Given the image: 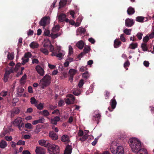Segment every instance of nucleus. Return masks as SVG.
<instances>
[{
	"instance_id": "1",
	"label": "nucleus",
	"mask_w": 154,
	"mask_h": 154,
	"mask_svg": "<svg viewBox=\"0 0 154 154\" xmlns=\"http://www.w3.org/2000/svg\"><path fill=\"white\" fill-rule=\"evenodd\" d=\"M128 143L133 152L136 153L141 149V142L136 138L130 139Z\"/></svg>"
},
{
	"instance_id": "2",
	"label": "nucleus",
	"mask_w": 154,
	"mask_h": 154,
	"mask_svg": "<svg viewBox=\"0 0 154 154\" xmlns=\"http://www.w3.org/2000/svg\"><path fill=\"white\" fill-rule=\"evenodd\" d=\"M115 141H112L110 144V149L113 154H124V149L122 146H119Z\"/></svg>"
},
{
	"instance_id": "3",
	"label": "nucleus",
	"mask_w": 154,
	"mask_h": 154,
	"mask_svg": "<svg viewBox=\"0 0 154 154\" xmlns=\"http://www.w3.org/2000/svg\"><path fill=\"white\" fill-rule=\"evenodd\" d=\"M51 77L48 75H45L40 81L39 85L41 86V88H44L48 86L51 83Z\"/></svg>"
},
{
	"instance_id": "4",
	"label": "nucleus",
	"mask_w": 154,
	"mask_h": 154,
	"mask_svg": "<svg viewBox=\"0 0 154 154\" xmlns=\"http://www.w3.org/2000/svg\"><path fill=\"white\" fill-rule=\"evenodd\" d=\"M48 150L51 154H59L60 152L59 147L56 145L50 146L48 148Z\"/></svg>"
},
{
	"instance_id": "5",
	"label": "nucleus",
	"mask_w": 154,
	"mask_h": 154,
	"mask_svg": "<svg viewBox=\"0 0 154 154\" xmlns=\"http://www.w3.org/2000/svg\"><path fill=\"white\" fill-rule=\"evenodd\" d=\"M32 54L30 52H27L25 53L23 57L22 58V64L25 65L29 61V58H30L32 56Z\"/></svg>"
},
{
	"instance_id": "6",
	"label": "nucleus",
	"mask_w": 154,
	"mask_h": 154,
	"mask_svg": "<svg viewBox=\"0 0 154 154\" xmlns=\"http://www.w3.org/2000/svg\"><path fill=\"white\" fill-rule=\"evenodd\" d=\"M48 17H44L39 22L40 26L45 27L48 23H49V22L48 20Z\"/></svg>"
},
{
	"instance_id": "7",
	"label": "nucleus",
	"mask_w": 154,
	"mask_h": 154,
	"mask_svg": "<svg viewBox=\"0 0 154 154\" xmlns=\"http://www.w3.org/2000/svg\"><path fill=\"white\" fill-rule=\"evenodd\" d=\"M38 143L40 145L46 147H49L51 146V144L47 140H41L38 141Z\"/></svg>"
},
{
	"instance_id": "8",
	"label": "nucleus",
	"mask_w": 154,
	"mask_h": 154,
	"mask_svg": "<svg viewBox=\"0 0 154 154\" xmlns=\"http://www.w3.org/2000/svg\"><path fill=\"white\" fill-rule=\"evenodd\" d=\"M35 69L40 75L43 76L44 75L45 71L44 69L40 66L39 65L36 66L35 67Z\"/></svg>"
},
{
	"instance_id": "9",
	"label": "nucleus",
	"mask_w": 154,
	"mask_h": 154,
	"mask_svg": "<svg viewBox=\"0 0 154 154\" xmlns=\"http://www.w3.org/2000/svg\"><path fill=\"white\" fill-rule=\"evenodd\" d=\"M115 96L111 100L110 104L111 105L112 108L110 107L108 108L110 112L112 111V109H114L115 108L117 104V102L115 99Z\"/></svg>"
},
{
	"instance_id": "10",
	"label": "nucleus",
	"mask_w": 154,
	"mask_h": 154,
	"mask_svg": "<svg viewBox=\"0 0 154 154\" xmlns=\"http://www.w3.org/2000/svg\"><path fill=\"white\" fill-rule=\"evenodd\" d=\"M69 98H67L66 101V103L68 104L73 103L75 100V97L72 94H69Z\"/></svg>"
},
{
	"instance_id": "11",
	"label": "nucleus",
	"mask_w": 154,
	"mask_h": 154,
	"mask_svg": "<svg viewBox=\"0 0 154 154\" xmlns=\"http://www.w3.org/2000/svg\"><path fill=\"white\" fill-rule=\"evenodd\" d=\"M35 152L36 154H45V149L42 147L37 146Z\"/></svg>"
},
{
	"instance_id": "12",
	"label": "nucleus",
	"mask_w": 154,
	"mask_h": 154,
	"mask_svg": "<svg viewBox=\"0 0 154 154\" xmlns=\"http://www.w3.org/2000/svg\"><path fill=\"white\" fill-rule=\"evenodd\" d=\"M22 119L21 117H17L15 119L13 122V124L14 126H17L19 124L22 122Z\"/></svg>"
},
{
	"instance_id": "13",
	"label": "nucleus",
	"mask_w": 154,
	"mask_h": 154,
	"mask_svg": "<svg viewBox=\"0 0 154 154\" xmlns=\"http://www.w3.org/2000/svg\"><path fill=\"white\" fill-rule=\"evenodd\" d=\"M133 20L131 19H127L125 20V25L127 27H131L134 24Z\"/></svg>"
},
{
	"instance_id": "14",
	"label": "nucleus",
	"mask_w": 154,
	"mask_h": 154,
	"mask_svg": "<svg viewBox=\"0 0 154 154\" xmlns=\"http://www.w3.org/2000/svg\"><path fill=\"white\" fill-rule=\"evenodd\" d=\"M20 110L18 107H14L11 111V116L14 117V114H18L20 112Z\"/></svg>"
},
{
	"instance_id": "15",
	"label": "nucleus",
	"mask_w": 154,
	"mask_h": 154,
	"mask_svg": "<svg viewBox=\"0 0 154 154\" xmlns=\"http://www.w3.org/2000/svg\"><path fill=\"white\" fill-rule=\"evenodd\" d=\"M76 32L77 35H81L82 34H85L86 32V29L84 28L79 27L77 29Z\"/></svg>"
},
{
	"instance_id": "16",
	"label": "nucleus",
	"mask_w": 154,
	"mask_h": 154,
	"mask_svg": "<svg viewBox=\"0 0 154 154\" xmlns=\"http://www.w3.org/2000/svg\"><path fill=\"white\" fill-rule=\"evenodd\" d=\"M72 150V146L69 145H67L66 147L64 154H71Z\"/></svg>"
},
{
	"instance_id": "17",
	"label": "nucleus",
	"mask_w": 154,
	"mask_h": 154,
	"mask_svg": "<svg viewBox=\"0 0 154 154\" xmlns=\"http://www.w3.org/2000/svg\"><path fill=\"white\" fill-rule=\"evenodd\" d=\"M67 2V0H60L59 3L58 9H60L65 7Z\"/></svg>"
},
{
	"instance_id": "18",
	"label": "nucleus",
	"mask_w": 154,
	"mask_h": 154,
	"mask_svg": "<svg viewBox=\"0 0 154 154\" xmlns=\"http://www.w3.org/2000/svg\"><path fill=\"white\" fill-rule=\"evenodd\" d=\"M85 43L82 40H80L76 43V45L80 49H82L83 48Z\"/></svg>"
},
{
	"instance_id": "19",
	"label": "nucleus",
	"mask_w": 154,
	"mask_h": 154,
	"mask_svg": "<svg viewBox=\"0 0 154 154\" xmlns=\"http://www.w3.org/2000/svg\"><path fill=\"white\" fill-rule=\"evenodd\" d=\"M122 42L119 40L118 39H115L114 41V46L115 48H117L120 47L121 44Z\"/></svg>"
},
{
	"instance_id": "20",
	"label": "nucleus",
	"mask_w": 154,
	"mask_h": 154,
	"mask_svg": "<svg viewBox=\"0 0 154 154\" xmlns=\"http://www.w3.org/2000/svg\"><path fill=\"white\" fill-rule=\"evenodd\" d=\"M61 140L63 142H67L68 143L69 142V137L67 135H63L61 137Z\"/></svg>"
},
{
	"instance_id": "21",
	"label": "nucleus",
	"mask_w": 154,
	"mask_h": 154,
	"mask_svg": "<svg viewBox=\"0 0 154 154\" xmlns=\"http://www.w3.org/2000/svg\"><path fill=\"white\" fill-rule=\"evenodd\" d=\"M49 136L53 140H56L58 139V137L57 134L54 133L52 131L49 133Z\"/></svg>"
},
{
	"instance_id": "22",
	"label": "nucleus",
	"mask_w": 154,
	"mask_h": 154,
	"mask_svg": "<svg viewBox=\"0 0 154 154\" xmlns=\"http://www.w3.org/2000/svg\"><path fill=\"white\" fill-rule=\"evenodd\" d=\"M66 17V15L65 14H61L58 16V19L60 22H63L64 21Z\"/></svg>"
},
{
	"instance_id": "23",
	"label": "nucleus",
	"mask_w": 154,
	"mask_h": 154,
	"mask_svg": "<svg viewBox=\"0 0 154 154\" xmlns=\"http://www.w3.org/2000/svg\"><path fill=\"white\" fill-rule=\"evenodd\" d=\"M101 115L100 113L95 114L93 116V119H94L97 121V124H98L99 122L100 119H101Z\"/></svg>"
},
{
	"instance_id": "24",
	"label": "nucleus",
	"mask_w": 154,
	"mask_h": 154,
	"mask_svg": "<svg viewBox=\"0 0 154 154\" xmlns=\"http://www.w3.org/2000/svg\"><path fill=\"white\" fill-rule=\"evenodd\" d=\"M136 154H148L146 149L144 148H142L136 152Z\"/></svg>"
},
{
	"instance_id": "25",
	"label": "nucleus",
	"mask_w": 154,
	"mask_h": 154,
	"mask_svg": "<svg viewBox=\"0 0 154 154\" xmlns=\"http://www.w3.org/2000/svg\"><path fill=\"white\" fill-rule=\"evenodd\" d=\"M38 46V44L35 42H31L29 45L30 47L33 49L37 48Z\"/></svg>"
},
{
	"instance_id": "26",
	"label": "nucleus",
	"mask_w": 154,
	"mask_h": 154,
	"mask_svg": "<svg viewBox=\"0 0 154 154\" xmlns=\"http://www.w3.org/2000/svg\"><path fill=\"white\" fill-rule=\"evenodd\" d=\"M43 127V125H38L36 126L35 129L34 130V132L36 133H38L40 131L41 129Z\"/></svg>"
},
{
	"instance_id": "27",
	"label": "nucleus",
	"mask_w": 154,
	"mask_h": 154,
	"mask_svg": "<svg viewBox=\"0 0 154 154\" xmlns=\"http://www.w3.org/2000/svg\"><path fill=\"white\" fill-rule=\"evenodd\" d=\"M10 131L11 130L9 128V129L8 130L7 128H4L3 131L1 135V137H3L4 136L8 133H9Z\"/></svg>"
},
{
	"instance_id": "28",
	"label": "nucleus",
	"mask_w": 154,
	"mask_h": 154,
	"mask_svg": "<svg viewBox=\"0 0 154 154\" xmlns=\"http://www.w3.org/2000/svg\"><path fill=\"white\" fill-rule=\"evenodd\" d=\"M9 75L10 73L9 71L5 72L4 77V81L5 82H6L8 81Z\"/></svg>"
},
{
	"instance_id": "29",
	"label": "nucleus",
	"mask_w": 154,
	"mask_h": 154,
	"mask_svg": "<svg viewBox=\"0 0 154 154\" xmlns=\"http://www.w3.org/2000/svg\"><path fill=\"white\" fill-rule=\"evenodd\" d=\"M7 146V143L5 141L2 140L0 142V148L4 149Z\"/></svg>"
},
{
	"instance_id": "30",
	"label": "nucleus",
	"mask_w": 154,
	"mask_h": 154,
	"mask_svg": "<svg viewBox=\"0 0 154 154\" xmlns=\"http://www.w3.org/2000/svg\"><path fill=\"white\" fill-rule=\"evenodd\" d=\"M137 46L138 44L137 43H132L130 45L129 48L131 49H134L137 48Z\"/></svg>"
},
{
	"instance_id": "31",
	"label": "nucleus",
	"mask_w": 154,
	"mask_h": 154,
	"mask_svg": "<svg viewBox=\"0 0 154 154\" xmlns=\"http://www.w3.org/2000/svg\"><path fill=\"white\" fill-rule=\"evenodd\" d=\"M144 17L139 16L136 17V21L139 22L143 23L144 22Z\"/></svg>"
},
{
	"instance_id": "32",
	"label": "nucleus",
	"mask_w": 154,
	"mask_h": 154,
	"mask_svg": "<svg viewBox=\"0 0 154 154\" xmlns=\"http://www.w3.org/2000/svg\"><path fill=\"white\" fill-rule=\"evenodd\" d=\"M60 26L57 24L54 26L52 28V32H58L60 29Z\"/></svg>"
},
{
	"instance_id": "33",
	"label": "nucleus",
	"mask_w": 154,
	"mask_h": 154,
	"mask_svg": "<svg viewBox=\"0 0 154 154\" xmlns=\"http://www.w3.org/2000/svg\"><path fill=\"white\" fill-rule=\"evenodd\" d=\"M82 78L85 79H87L90 76V74L88 72H85L83 73L82 75Z\"/></svg>"
},
{
	"instance_id": "34",
	"label": "nucleus",
	"mask_w": 154,
	"mask_h": 154,
	"mask_svg": "<svg viewBox=\"0 0 154 154\" xmlns=\"http://www.w3.org/2000/svg\"><path fill=\"white\" fill-rule=\"evenodd\" d=\"M35 106H36L37 109L39 110H42L43 109L44 106V104H42L40 103L38 104H37L35 105Z\"/></svg>"
},
{
	"instance_id": "35",
	"label": "nucleus",
	"mask_w": 154,
	"mask_h": 154,
	"mask_svg": "<svg viewBox=\"0 0 154 154\" xmlns=\"http://www.w3.org/2000/svg\"><path fill=\"white\" fill-rule=\"evenodd\" d=\"M77 72L76 70L74 69H71L69 70V73L70 75H74Z\"/></svg>"
},
{
	"instance_id": "36",
	"label": "nucleus",
	"mask_w": 154,
	"mask_h": 154,
	"mask_svg": "<svg viewBox=\"0 0 154 154\" xmlns=\"http://www.w3.org/2000/svg\"><path fill=\"white\" fill-rule=\"evenodd\" d=\"M141 47L143 51H148V48L147 46V44L142 43L141 44Z\"/></svg>"
},
{
	"instance_id": "37",
	"label": "nucleus",
	"mask_w": 154,
	"mask_h": 154,
	"mask_svg": "<svg viewBox=\"0 0 154 154\" xmlns=\"http://www.w3.org/2000/svg\"><path fill=\"white\" fill-rule=\"evenodd\" d=\"M30 102L32 104H34L35 106V105L38 103V101L36 100L35 98L32 97L30 99Z\"/></svg>"
},
{
	"instance_id": "38",
	"label": "nucleus",
	"mask_w": 154,
	"mask_h": 154,
	"mask_svg": "<svg viewBox=\"0 0 154 154\" xmlns=\"http://www.w3.org/2000/svg\"><path fill=\"white\" fill-rule=\"evenodd\" d=\"M40 51L45 55H48V51L47 49L45 48H42L40 49Z\"/></svg>"
},
{
	"instance_id": "39",
	"label": "nucleus",
	"mask_w": 154,
	"mask_h": 154,
	"mask_svg": "<svg viewBox=\"0 0 154 154\" xmlns=\"http://www.w3.org/2000/svg\"><path fill=\"white\" fill-rule=\"evenodd\" d=\"M14 57V55L13 53H8V54L7 55V58L8 59L10 60H13Z\"/></svg>"
},
{
	"instance_id": "40",
	"label": "nucleus",
	"mask_w": 154,
	"mask_h": 154,
	"mask_svg": "<svg viewBox=\"0 0 154 154\" xmlns=\"http://www.w3.org/2000/svg\"><path fill=\"white\" fill-rule=\"evenodd\" d=\"M60 34L59 33H57L56 34H54L52 33H51L50 34V36L51 38H52L54 39L57 38L58 37L60 36Z\"/></svg>"
},
{
	"instance_id": "41",
	"label": "nucleus",
	"mask_w": 154,
	"mask_h": 154,
	"mask_svg": "<svg viewBox=\"0 0 154 154\" xmlns=\"http://www.w3.org/2000/svg\"><path fill=\"white\" fill-rule=\"evenodd\" d=\"M90 49V47L88 46L85 45L83 50V52L85 54L88 53Z\"/></svg>"
},
{
	"instance_id": "42",
	"label": "nucleus",
	"mask_w": 154,
	"mask_h": 154,
	"mask_svg": "<svg viewBox=\"0 0 154 154\" xmlns=\"http://www.w3.org/2000/svg\"><path fill=\"white\" fill-rule=\"evenodd\" d=\"M131 30L129 29H126L124 30V32L127 35H129L131 34Z\"/></svg>"
},
{
	"instance_id": "43",
	"label": "nucleus",
	"mask_w": 154,
	"mask_h": 154,
	"mask_svg": "<svg viewBox=\"0 0 154 154\" xmlns=\"http://www.w3.org/2000/svg\"><path fill=\"white\" fill-rule=\"evenodd\" d=\"M88 137L87 134H85L83 137L80 139V140L82 141H84L86 140Z\"/></svg>"
},
{
	"instance_id": "44",
	"label": "nucleus",
	"mask_w": 154,
	"mask_h": 154,
	"mask_svg": "<svg viewBox=\"0 0 154 154\" xmlns=\"http://www.w3.org/2000/svg\"><path fill=\"white\" fill-rule=\"evenodd\" d=\"M125 36V35L124 34H121L120 36L121 40L123 42H126V39Z\"/></svg>"
},
{
	"instance_id": "45",
	"label": "nucleus",
	"mask_w": 154,
	"mask_h": 154,
	"mask_svg": "<svg viewBox=\"0 0 154 154\" xmlns=\"http://www.w3.org/2000/svg\"><path fill=\"white\" fill-rule=\"evenodd\" d=\"M73 49L71 46H69V55L68 56H70L73 53Z\"/></svg>"
},
{
	"instance_id": "46",
	"label": "nucleus",
	"mask_w": 154,
	"mask_h": 154,
	"mask_svg": "<svg viewBox=\"0 0 154 154\" xmlns=\"http://www.w3.org/2000/svg\"><path fill=\"white\" fill-rule=\"evenodd\" d=\"M42 113V115L44 116H47L50 115L49 112L47 110H43Z\"/></svg>"
},
{
	"instance_id": "47",
	"label": "nucleus",
	"mask_w": 154,
	"mask_h": 154,
	"mask_svg": "<svg viewBox=\"0 0 154 154\" xmlns=\"http://www.w3.org/2000/svg\"><path fill=\"white\" fill-rule=\"evenodd\" d=\"M130 64V62L128 60L125 63L124 65V66L125 68L126 69V70H127L128 69V68H126V67H128L129 66Z\"/></svg>"
},
{
	"instance_id": "48",
	"label": "nucleus",
	"mask_w": 154,
	"mask_h": 154,
	"mask_svg": "<svg viewBox=\"0 0 154 154\" xmlns=\"http://www.w3.org/2000/svg\"><path fill=\"white\" fill-rule=\"evenodd\" d=\"M149 40V37L148 35H146L143 38V42L144 43H146L148 42Z\"/></svg>"
},
{
	"instance_id": "49",
	"label": "nucleus",
	"mask_w": 154,
	"mask_h": 154,
	"mask_svg": "<svg viewBox=\"0 0 154 154\" xmlns=\"http://www.w3.org/2000/svg\"><path fill=\"white\" fill-rule=\"evenodd\" d=\"M143 34L142 32H138L136 35L137 37L139 39L141 40L142 38Z\"/></svg>"
},
{
	"instance_id": "50",
	"label": "nucleus",
	"mask_w": 154,
	"mask_h": 154,
	"mask_svg": "<svg viewBox=\"0 0 154 154\" xmlns=\"http://www.w3.org/2000/svg\"><path fill=\"white\" fill-rule=\"evenodd\" d=\"M17 127L20 130H22V128L24 127V124L22 122L21 124H19Z\"/></svg>"
},
{
	"instance_id": "51",
	"label": "nucleus",
	"mask_w": 154,
	"mask_h": 154,
	"mask_svg": "<svg viewBox=\"0 0 154 154\" xmlns=\"http://www.w3.org/2000/svg\"><path fill=\"white\" fill-rule=\"evenodd\" d=\"M50 31L48 30L45 29L44 32V35L45 36H49Z\"/></svg>"
},
{
	"instance_id": "52",
	"label": "nucleus",
	"mask_w": 154,
	"mask_h": 154,
	"mask_svg": "<svg viewBox=\"0 0 154 154\" xmlns=\"http://www.w3.org/2000/svg\"><path fill=\"white\" fill-rule=\"evenodd\" d=\"M25 127L28 129H30L32 128V125L29 123H27L25 125Z\"/></svg>"
},
{
	"instance_id": "53",
	"label": "nucleus",
	"mask_w": 154,
	"mask_h": 154,
	"mask_svg": "<svg viewBox=\"0 0 154 154\" xmlns=\"http://www.w3.org/2000/svg\"><path fill=\"white\" fill-rule=\"evenodd\" d=\"M21 63H18L15 66L14 68L15 71H17L18 69L20 67Z\"/></svg>"
},
{
	"instance_id": "54",
	"label": "nucleus",
	"mask_w": 154,
	"mask_h": 154,
	"mask_svg": "<svg viewBox=\"0 0 154 154\" xmlns=\"http://www.w3.org/2000/svg\"><path fill=\"white\" fill-rule=\"evenodd\" d=\"M25 144V142L24 141H22L21 140H19L17 143V145H24Z\"/></svg>"
},
{
	"instance_id": "55",
	"label": "nucleus",
	"mask_w": 154,
	"mask_h": 154,
	"mask_svg": "<svg viewBox=\"0 0 154 154\" xmlns=\"http://www.w3.org/2000/svg\"><path fill=\"white\" fill-rule=\"evenodd\" d=\"M50 109L51 110H53L55 109L56 108L57 106H53L51 105H49L48 106Z\"/></svg>"
},
{
	"instance_id": "56",
	"label": "nucleus",
	"mask_w": 154,
	"mask_h": 154,
	"mask_svg": "<svg viewBox=\"0 0 154 154\" xmlns=\"http://www.w3.org/2000/svg\"><path fill=\"white\" fill-rule=\"evenodd\" d=\"M84 80L83 79H81L78 84L79 87V88H81L83 85L84 84L83 82Z\"/></svg>"
},
{
	"instance_id": "57",
	"label": "nucleus",
	"mask_w": 154,
	"mask_h": 154,
	"mask_svg": "<svg viewBox=\"0 0 154 154\" xmlns=\"http://www.w3.org/2000/svg\"><path fill=\"white\" fill-rule=\"evenodd\" d=\"M105 92L106 93V94L105 95V96L106 97V99H108L109 97V92H108L107 91H106Z\"/></svg>"
},
{
	"instance_id": "58",
	"label": "nucleus",
	"mask_w": 154,
	"mask_h": 154,
	"mask_svg": "<svg viewBox=\"0 0 154 154\" xmlns=\"http://www.w3.org/2000/svg\"><path fill=\"white\" fill-rule=\"evenodd\" d=\"M85 53L84 52H82L78 56V58H80H80L83 57L85 54Z\"/></svg>"
},
{
	"instance_id": "59",
	"label": "nucleus",
	"mask_w": 154,
	"mask_h": 154,
	"mask_svg": "<svg viewBox=\"0 0 154 154\" xmlns=\"http://www.w3.org/2000/svg\"><path fill=\"white\" fill-rule=\"evenodd\" d=\"M39 63V61L38 59H33L32 60V64H38Z\"/></svg>"
},
{
	"instance_id": "60",
	"label": "nucleus",
	"mask_w": 154,
	"mask_h": 154,
	"mask_svg": "<svg viewBox=\"0 0 154 154\" xmlns=\"http://www.w3.org/2000/svg\"><path fill=\"white\" fill-rule=\"evenodd\" d=\"M63 56V54L62 53H57V57H59L60 58V60H61L62 58V57Z\"/></svg>"
},
{
	"instance_id": "61",
	"label": "nucleus",
	"mask_w": 154,
	"mask_h": 154,
	"mask_svg": "<svg viewBox=\"0 0 154 154\" xmlns=\"http://www.w3.org/2000/svg\"><path fill=\"white\" fill-rule=\"evenodd\" d=\"M87 69L86 67L82 66L80 68L79 70L81 72H84L85 71L87 70Z\"/></svg>"
},
{
	"instance_id": "62",
	"label": "nucleus",
	"mask_w": 154,
	"mask_h": 154,
	"mask_svg": "<svg viewBox=\"0 0 154 154\" xmlns=\"http://www.w3.org/2000/svg\"><path fill=\"white\" fill-rule=\"evenodd\" d=\"M83 134L84 133L83 131L82 130H80L78 133V135L80 137H81L83 136Z\"/></svg>"
},
{
	"instance_id": "63",
	"label": "nucleus",
	"mask_w": 154,
	"mask_h": 154,
	"mask_svg": "<svg viewBox=\"0 0 154 154\" xmlns=\"http://www.w3.org/2000/svg\"><path fill=\"white\" fill-rule=\"evenodd\" d=\"M149 37L150 38H154V28L153 29V31L149 35Z\"/></svg>"
},
{
	"instance_id": "64",
	"label": "nucleus",
	"mask_w": 154,
	"mask_h": 154,
	"mask_svg": "<svg viewBox=\"0 0 154 154\" xmlns=\"http://www.w3.org/2000/svg\"><path fill=\"white\" fill-rule=\"evenodd\" d=\"M89 41L92 44H94L95 41L94 39L92 38H88Z\"/></svg>"
}]
</instances>
